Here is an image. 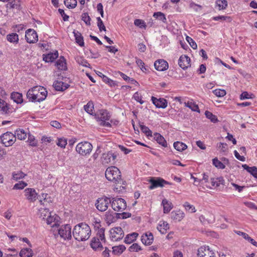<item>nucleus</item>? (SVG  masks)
Returning a JSON list of instances; mask_svg holds the SVG:
<instances>
[{
	"instance_id": "41",
	"label": "nucleus",
	"mask_w": 257,
	"mask_h": 257,
	"mask_svg": "<svg viewBox=\"0 0 257 257\" xmlns=\"http://www.w3.org/2000/svg\"><path fill=\"white\" fill-rule=\"evenodd\" d=\"M153 17L156 19H158L162 21L164 23H167L166 18L164 14H163L162 12H159L154 13L153 14Z\"/></svg>"
},
{
	"instance_id": "23",
	"label": "nucleus",
	"mask_w": 257,
	"mask_h": 257,
	"mask_svg": "<svg viewBox=\"0 0 257 257\" xmlns=\"http://www.w3.org/2000/svg\"><path fill=\"white\" fill-rule=\"evenodd\" d=\"M58 57V52L56 51L54 53H50L47 55H43V60L46 62H52Z\"/></svg>"
},
{
	"instance_id": "21",
	"label": "nucleus",
	"mask_w": 257,
	"mask_h": 257,
	"mask_svg": "<svg viewBox=\"0 0 257 257\" xmlns=\"http://www.w3.org/2000/svg\"><path fill=\"white\" fill-rule=\"evenodd\" d=\"M53 86L56 90L63 91L69 87V85L62 81L56 80L54 82Z\"/></svg>"
},
{
	"instance_id": "64",
	"label": "nucleus",
	"mask_w": 257,
	"mask_h": 257,
	"mask_svg": "<svg viewBox=\"0 0 257 257\" xmlns=\"http://www.w3.org/2000/svg\"><path fill=\"white\" fill-rule=\"evenodd\" d=\"M40 211L41 216H43V219H45L46 217L47 218L48 215L50 214L48 209H41L40 210Z\"/></svg>"
},
{
	"instance_id": "10",
	"label": "nucleus",
	"mask_w": 257,
	"mask_h": 257,
	"mask_svg": "<svg viewBox=\"0 0 257 257\" xmlns=\"http://www.w3.org/2000/svg\"><path fill=\"white\" fill-rule=\"evenodd\" d=\"M58 234L64 240L71 238V227L70 225L66 224L61 226L58 230Z\"/></svg>"
},
{
	"instance_id": "52",
	"label": "nucleus",
	"mask_w": 257,
	"mask_h": 257,
	"mask_svg": "<svg viewBox=\"0 0 257 257\" xmlns=\"http://www.w3.org/2000/svg\"><path fill=\"white\" fill-rule=\"evenodd\" d=\"M134 24L140 28L146 29L147 27L144 21L141 19H136L134 21Z\"/></svg>"
},
{
	"instance_id": "5",
	"label": "nucleus",
	"mask_w": 257,
	"mask_h": 257,
	"mask_svg": "<svg viewBox=\"0 0 257 257\" xmlns=\"http://www.w3.org/2000/svg\"><path fill=\"white\" fill-rule=\"evenodd\" d=\"M92 149V145L88 142L79 143L76 147L77 152L82 156L89 154Z\"/></svg>"
},
{
	"instance_id": "1",
	"label": "nucleus",
	"mask_w": 257,
	"mask_h": 257,
	"mask_svg": "<svg viewBox=\"0 0 257 257\" xmlns=\"http://www.w3.org/2000/svg\"><path fill=\"white\" fill-rule=\"evenodd\" d=\"M91 234V230L90 226L84 222L76 225L73 230V235L74 238L79 241L88 239Z\"/></svg>"
},
{
	"instance_id": "32",
	"label": "nucleus",
	"mask_w": 257,
	"mask_h": 257,
	"mask_svg": "<svg viewBox=\"0 0 257 257\" xmlns=\"http://www.w3.org/2000/svg\"><path fill=\"white\" fill-rule=\"evenodd\" d=\"M125 247L124 245H119L118 246H114L112 247V253L115 255L121 254L125 249Z\"/></svg>"
},
{
	"instance_id": "59",
	"label": "nucleus",
	"mask_w": 257,
	"mask_h": 257,
	"mask_svg": "<svg viewBox=\"0 0 257 257\" xmlns=\"http://www.w3.org/2000/svg\"><path fill=\"white\" fill-rule=\"evenodd\" d=\"M133 98L138 102H140V104L144 103V101L142 100V96L138 92H136L133 95Z\"/></svg>"
},
{
	"instance_id": "43",
	"label": "nucleus",
	"mask_w": 257,
	"mask_h": 257,
	"mask_svg": "<svg viewBox=\"0 0 257 257\" xmlns=\"http://www.w3.org/2000/svg\"><path fill=\"white\" fill-rule=\"evenodd\" d=\"M185 106L190 108L192 111L198 112H200L198 106L193 102H188L187 103H185Z\"/></svg>"
},
{
	"instance_id": "51",
	"label": "nucleus",
	"mask_w": 257,
	"mask_h": 257,
	"mask_svg": "<svg viewBox=\"0 0 257 257\" xmlns=\"http://www.w3.org/2000/svg\"><path fill=\"white\" fill-rule=\"evenodd\" d=\"M25 175H26L23 172L21 171H18L13 173V178L14 180H18V179L24 178Z\"/></svg>"
},
{
	"instance_id": "17",
	"label": "nucleus",
	"mask_w": 257,
	"mask_h": 257,
	"mask_svg": "<svg viewBox=\"0 0 257 257\" xmlns=\"http://www.w3.org/2000/svg\"><path fill=\"white\" fill-rule=\"evenodd\" d=\"M154 66L158 71H163L168 68V64L166 61L159 59L155 62Z\"/></svg>"
},
{
	"instance_id": "26",
	"label": "nucleus",
	"mask_w": 257,
	"mask_h": 257,
	"mask_svg": "<svg viewBox=\"0 0 257 257\" xmlns=\"http://www.w3.org/2000/svg\"><path fill=\"white\" fill-rule=\"evenodd\" d=\"M162 204L163 205V211L164 213H169L173 208L172 203L168 201L166 199H164L162 200Z\"/></svg>"
},
{
	"instance_id": "33",
	"label": "nucleus",
	"mask_w": 257,
	"mask_h": 257,
	"mask_svg": "<svg viewBox=\"0 0 257 257\" xmlns=\"http://www.w3.org/2000/svg\"><path fill=\"white\" fill-rule=\"evenodd\" d=\"M14 135H16V138L20 140H25L27 137V134L23 129L17 130Z\"/></svg>"
},
{
	"instance_id": "49",
	"label": "nucleus",
	"mask_w": 257,
	"mask_h": 257,
	"mask_svg": "<svg viewBox=\"0 0 257 257\" xmlns=\"http://www.w3.org/2000/svg\"><path fill=\"white\" fill-rule=\"evenodd\" d=\"M183 206L187 211H189L191 213H194L196 211L195 207L193 205H191L188 202H185Z\"/></svg>"
},
{
	"instance_id": "55",
	"label": "nucleus",
	"mask_w": 257,
	"mask_h": 257,
	"mask_svg": "<svg viewBox=\"0 0 257 257\" xmlns=\"http://www.w3.org/2000/svg\"><path fill=\"white\" fill-rule=\"evenodd\" d=\"M213 93L217 97H223L226 94V91L224 89H216L213 91Z\"/></svg>"
},
{
	"instance_id": "60",
	"label": "nucleus",
	"mask_w": 257,
	"mask_h": 257,
	"mask_svg": "<svg viewBox=\"0 0 257 257\" xmlns=\"http://www.w3.org/2000/svg\"><path fill=\"white\" fill-rule=\"evenodd\" d=\"M57 145L62 148H64L67 145V140L64 138L59 139Z\"/></svg>"
},
{
	"instance_id": "27",
	"label": "nucleus",
	"mask_w": 257,
	"mask_h": 257,
	"mask_svg": "<svg viewBox=\"0 0 257 257\" xmlns=\"http://www.w3.org/2000/svg\"><path fill=\"white\" fill-rule=\"evenodd\" d=\"M139 234L137 232H133L127 234L124 238V242L126 244H130L136 240Z\"/></svg>"
},
{
	"instance_id": "15",
	"label": "nucleus",
	"mask_w": 257,
	"mask_h": 257,
	"mask_svg": "<svg viewBox=\"0 0 257 257\" xmlns=\"http://www.w3.org/2000/svg\"><path fill=\"white\" fill-rule=\"evenodd\" d=\"M116 158V155L111 152L103 153L101 158L103 164H108L114 161Z\"/></svg>"
},
{
	"instance_id": "37",
	"label": "nucleus",
	"mask_w": 257,
	"mask_h": 257,
	"mask_svg": "<svg viewBox=\"0 0 257 257\" xmlns=\"http://www.w3.org/2000/svg\"><path fill=\"white\" fill-rule=\"evenodd\" d=\"M174 148L180 152L183 151L187 148V146L180 142H176L173 144Z\"/></svg>"
},
{
	"instance_id": "46",
	"label": "nucleus",
	"mask_w": 257,
	"mask_h": 257,
	"mask_svg": "<svg viewBox=\"0 0 257 257\" xmlns=\"http://www.w3.org/2000/svg\"><path fill=\"white\" fill-rule=\"evenodd\" d=\"M20 6L19 2L17 0H14L7 4V9H18Z\"/></svg>"
},
{
	"instance_id": "61",
	"label": "nucleus",
	"mask_w": 257,
	"mask_h": 257,
	"mask_svg": "<svg viewBox=\"0 0 257 257\" xmlns=\"http://www.w3.org/2000/svg\"><path fill=\"white\" fill-rule=\"evenodd\" d=\"M93 224L94 225V227L95 229H100V228H103V227H101V225L100 224V221L99 219H97L96 218H94V221H93Z\"/></svg>"
},
{
	"instance_id": "50",
	"label": "nucleus",
	"mask_w": 257,
	"mask_h": 257,
	"mask_svg": "<svg viewBox=\"0 0 257 257\" xmlns=\"http://www.w3.org/2000/svg\"><path fill=\"white\" fill-rule=\"evenodd\" d=\"M142 249L141 247L137 243H133L128 248V250L131 252H138Z\"/></svg>"
},
{
	"instance_id": "31",
	"label": "nucleus",
	"mask_w": 257,
	"mask_h": 257,
	"mask_svg": "<svg viewBox=\"0 0 257 257\" xmlns=\"http://www.w3.org/2000/svg\"><path fill=\"white\" fill-rule=\"evenodd\" d=\"M0 111L4 114H8L11 111L8 107L7 103L3 100L0 98Z\"/></svg>"
},
{
	"instance_id": "53",
	"label": "nucleus",
	"mask_w": 257,
	"mask_h": 257,
	"mask_svg": "<svg viewBox=\"0 0 257 257\" xmlns=\"http://www.w3.org/2000/svg\"><path fill=\"white\" fill-rule=\"evenodd\" d=\"M26 186H27V183L24 181H20L18 183H16L13 189L16 190H20L24 189Z\"/></svg>"
},
{
	"instance_id": "7",
	"label": "nucleus",
	"mask_w": 257,
	"mask_h": 257,
	"mask_svg": "<svg viewBox=\"0 0 257 257\" xmlns=\"http://www.w3.org/2000/svg\"><path fill=\"white\" fill-rule=\"evenodd\" d=\"M111 203L112 209L117 212H121L126 207V203L125 200L121 198H113Z\"/></svg>"
},
{
	"instance_id": "4",
	"label": "nucleus",
	"mask_w": 257,
	"mask_h": 257,
	"mask_svg": "<svg viewBox=\"0 0 257 257\" xmlns=\"http://www.w3.org/2000/svg\"><path fill=\"white\" fill-rule=\"evenodd\" d=\"M40 89L38 86L29 89L27 93V98L32 102H41L45 99V97H40L39 94Z\"/></svg>"
},
{
	"instance_id": "25",
	"label": "nucleus",
	"mask_w": 257,
	"mask_h": 257,
	"mask_svg": "<svg viewBox=\"0 0 257 257\" xmlns=\"http://www.w3.org/2000/svg\"><path fill=\"white\" fill-rule=\"evenodd\" d=\"M154 139L157 142L158 144L162 145L164 147H167V143L164 138L159 133H156L154 134Z\"/></svg>"
},
{
	"instance_id": "9",
	"label": "nucleus",
	"mask_w": 257,
	"mask_h": 257,
	"mask_svg": "<svg viewBox=\"0 0 257 257\" xmlns=\"http://www.w3.org/2000/svg\"><path fill=\"white\" fill-rule=\"evenodd\" d=\"M110 203L111 200L109 198L106 197L99 198L96 200L95 206L99 211L103 212L107 210Z\"/></svg>"
},
{
	"instance_id": "40",
	"label": "nucleus",
	"mask_w": 257,
	"mask_h": 257,
	"mask_svg": "<svg viewBox=\"0 0 257 257\" xmlns=\"http://www.w3.org/2000/svg\"><path fill=\"white\" fill-rule=\"evenodd\" d=\"M216 5L219 10H224L227 6V2L226 0H217Z\"/></svg>"
},
{
	"instance_id": "56",
	"label": "nucleus",
	"mask_w": 257,
	"mask_h": 257,
	"mask_svg": "<svg viewBox=\"0 0 257 257\" xmlns=\"http://www.w3.org/2000/svg\"><path fill=\"white\" fill-rule=\"evenodd\" d=\"M97 26L99 28V31L100 32L102 31H106L105 27L100 17L97 18Z\"/></svg>"
},
{
	"instance_id": "30",
	"label": "nucleus",
	"mask_w": 257,
	"mask_h": 257,
	"mask_svg": "<svg viewBox=\"0 0 257 257\" xmlns=\"http://www.w3.org/2000/svg\"><path fill=\"white\" fill-rule=\"evenodd\" d=\"M11 97L17 103L23 102V96L21 93L14 92L12 93Z\"/></svg>"
},
{
	"instance_id": "6",
	"label": "nucleus",
	"mask_w": 257,
	"mask_h": 257,
	"mask_svg": "<svg viewBox=\"0 0 257 257\" xmlns=\"http://www.w3.org/2000/svg\"><path fill=\"white\" fill-rule=\"evenodd\" d=\"M1 140L5 147H10L16 142V135H14L12 133L7 132L1 136Z\"/></svg>"
},
{
	"instance_id": "28",
	"label": "nucleus",
	"mask_w": 257,
	"mask_h": 257,
	"mask_svg": "<svg viewBox=\"0 0 257 257\" xmlns=\"http://www.w3.org/2000/svg\"><path fill=\"white\" fill-rule=\"evenodd\" d=\"M73 34L74 35V37L75 38L76 42L80 46H84V43L83 40V37H82L81 34L77 31L74 30L73 31Z\"/></svg>"
},
{
	"instance_id": "58",
	"label": "nucleus",
	"mask_w": 257,
	"mask_h": 257,
	"mask_svg": "<svg viewBox=\"0 0 257 257\" xmlns=\"http://www.w3.org/2000/svg\"><path fill=\"white\" fill-rule=\"evenodd\" d=\"M187 41L189 43L190 46L193 49H196L197 48V45L196 42L190 37L187 36L186 38Z\"/></svg>"
},
{
	"instance_id": "20",
	"label": "nucleus",
	"mask_w": 257,
	"mask_h": 257,
	"mask_svg": "<svg viewBox=\"0 0 257 257\" xmlns=\"http://www.w3.org/2000/svg\"><path fill=\"white\" fill-rule=\"evenodd\" d=\"M154 237L153 234L151 232H147L141 236V241L145 245L151 244L153 241Z\"/></svg>"
},
{
	"instance_id": "57",
	"label": "nucleus",
	"mask_w": 257,
	"mask_h": 257,
	"mask_svg": "<svg viewBox=\"0 0 257 257\" xmlns=\"http://www.w3.org/2000/svg\"><path fill=\"white\" fill-rule=\"evenodd\" d=\"M28 142L30 145L31 146L35 147L37 145V141L36 140L35 137L30 134L28 135Z\"/></svg>"
},
{
	"instance_id": "38",
	"label": "nucleus",
	"mask_w": 257,
	"mask_h": 257,
	"mask_svg": "<svg viewBox=\"0 0 257 257\" xmlns=\"http://www.w3.org/2000/svg\"><path fill=\"white\" fill-rule=\"evenodd\" d=\"M76 62L78 64L80 65H82L84 67L90 68V64L87 62L86 60L84 59L83 57L80 56H77L75 58Z\"/></svg>"
},
{
	"instance_id": "45",
	"label": "nucleus",
	"mask_w": 257,
	"mask_h": 257,
	"mask_svg": "<svg viewBox=\"0 0 257 257\" xmlns=\"http://www.w3.org/2000/svg\"><path fill=\"white\" fill-rule=\"evenodd\" d=\"M206 117L209 119L213 122H216L218 121L217 116L214 115L212 112L209 111H206L205 112Z\"/></svg>"
},
{
	"instance_id": "42",
	"label": "nucleus",
	"mask_w": 257,
	"mask_h": 257,
	"mask_svg": "<svg viewBox=\"0 0 257 257\" xmlns=\"http://www.w3.org/2000/svg\"><path fill=\"white\" fill-rule=\"evenodd\" d=\"M65 5L69 9H74L77 6L76 0H65Z\"/></svg>"
},
{
	"instance_id": "22",
	"label": "nucleus",
	"mask_w": 257,
	"mask_h": 257,
	"mask_svg": "<svg viewBox=\"0 0 257 257\" xmlns=\"http://www.w3.org/2000/svg\"><path fill=\"white\" fill-rule=\"evenodd\" d=\"M55 66L59 70H66L67 68L65 58L63 56H60V58L56 62Z\"/></svg>"
},
{
	"instance_id": "47",
	"label": "nucleus",
	"mask_w": 257,
	"mask_h": 257,
	"mask_svg": "<svg viewBox=\"0 0 257 257\" xmlns=\"http://www.w3.org/2000/svg\"><path fill=\"white\" fill-rule=\"evenodd\" d=\"M93 103L92 101H89L87 104L84 106V110L89 114H91L93 109Z\"/></svg>"
},
{
	"instance_id": "18",
	"label": "nucleus",
	"mask_w": 257,
	"mask_h": 257,
	"mask_svg": "<svg viewBox=\"0 0 257 257\" xmlns=\"http://www.w3.org/2000/svg\"><path fill=\"white\" fill-rule=\"evenodd\" d=\"M25 195L27 199L30 202H34L36 200L37 193L34 189L28 188L25 190Z\"/></svg>"
},
{
	"instance_id": "19",
	"label": "nucleus",
	"mask_w": 257,
	"mask_h": 257,
	"mask_svg": "<svg viewBox=\"0 0 257 257\" xmlns=\"http://www.w3.org/2000/svg\"><path fill=\"white\" fill-rule=\"evenodd\" d=\"M151 99L153 104L158 108H165L167 106V101L165 98L157 99L152 96Z\"/></svg>"
},
{
	"instance_id": "35",
	"label": "nucleus",
	"mask_w": 257,
	"mask_h": 257,
	"mask_svg": "<svg viewBox=\"0 0 257 257\" xmlns=\"http://www.w3.org/2000/svg\"><path fill=\"white\" fill-rule=\"evenodd\" d=\"M33 251L30 248H24L22 249L20 252V256L21 257H32Z\"/></svg>"
},
{
	"instance_id": "2",
	"label": "nucleus",
	"mask_w": 257,
	"mask_h": 257,
	"mask_svg": "<svg viewBox=\"0 0 257 257\" xmlns=\"http://www.w3.org/2000/svg\"><path fill=\"white\" fill-rule=\"evenodd\" d=\"M105 176L108 181L113 182L115 184L121 183V173L116 167H108L105 171Z\"/></svg>"
},
{
	"instance_id": "14",
	"label": "nucleus",
	"mask_w": 257,
	"mask_h": 257,
	"mask_svg": "<svg viewBox=\"0 0 257 257\" xmlns=\"http://www.w3.org/2000/svg\"><path fill=\"white\" fill-rule=\"evenodd\" d=\"M198 257H214V252L208 246H201L198 250Z\"/></svg>"
},
{
	"instance_id": "48",
	"label": "nucleus",
	"mask_w": 257,
	"mask_h": 257,
	"mask_svg": "<svg viewBox=\"0 0 257 257\" xmlns=\"http://www.w3.org/2000/svg\"><path fill=\"white\" fill-rule=\"evenodd\" d=\"M212 163L216 168L218 169H223L225 168V166L217 158H214L212 160Z\"/></svg>"
},
{
	"instance_id": "16",
	"label": "nucleus",
	"mask_w": 257,
	"mask_h": 257,
	"mask_svg": "<svg viewBox=\"0 0 257 257\" xmlns=\"http://www.w3.org/2000/svg\"><path fill=\"white\" fill-rule=\"evenodd\" d=\"M178 64L181 68L185 70L191 66L190 58L186 55H182L179 58Z\"/></svg>"
},
{
	"instance_id": "12",
	"label": "nucleus",
	"mask_w": 257,
	"mask_h": 257,
	"mask_svg": "<svg viewBox=\"0 0 257 257\" xmlns=\"http://www.w3.org/2000/svg\"><path fill=\"white\" fill-rule=\"evenodd\" d=\"M149 182L151 184V185L149 187L150 190L154 189V188H157L159 187H162L164 186L165 185L171 184V183H170V182H169L160 177H158V178L152 177L149 180Z\"/></svg>"
},
{
	"instance_id": "8",
	"label": "nucleus",
	"mask_w": 257,
	"mask_h": 257,
	"mask_svg": "<svg viewBox=\"0 0 257 257\" xmlns=\"http://www.w3.org/2000/svg\"><path fill=\"white\" fill-rule=\"evenodd\" d=\"M124 236V232L120 227L112 228L110 230V238L112 241H118Z\"/></svg>"
},
{
	"instance_id": "62",
	"label": "nucleus",
	"mask_w": 257,
	"mask_h": 257,
	"mask_svg": "<svg viewBox=\"0 0 257 257\" xmlns=\"http://www.w3.org/2000/svg\"><path fill=\"white\" fill-rule=\"evenodd\" d=\"M217 147L223 152L227 150V145L226 143H219L217 144Z\"/></svg>"
},
{
	"instance_id": "34",
	"label": "nucleus",
	"mask_w": 257,
	"mask_h": 257,
	"mask_svg": "<svg viewBox=\"0 0 257 257\" xmlns=\"http://www.w3.org/2000/svg\"><path fill=\"white\" fill-rule=\"evenodd\" d=\"M7 39L11 43L17 44L19 42V36L16 33H11L7 35Z\"/></svg>"
},
{
	"instance_id": "63",
	"label": "nucleus",
	"mask_w": 257,
	"mask_h": 257,
	"mask_svg": "<svg viewBox=\"0 0 257 257\" xmlns=\"http://www.w3.org/2000/svg\"><path fill=\"white\" fill-rule=\"evenodd\" d=\"M58 12L59 14L61 15L62 17L63 18V20L64 21H68L69 19V16H67L66 14H65L64 11L63 10L59 9Z\"/></svg>"
},
{
	"instance_id": "36",
	"label": "nucleus",
	"mask_w": 257,
	"mask_h": 257,
	"mask_svg": "<svg viewBox=\"0 0 257 257\" xmlns=\"http://www.w3.org/2000/svg\"><path fill=\"white\" fill-rule=\"evenodd\" d=\"M169 228V224L166 221H163L162 224H160L157 227L158 230L162 234L166 233L167 229H168Z\"/></svg>"
},
{
	"instance_id": "13",
	"label": "nucleus",
	"mask_w": 257,
	"mask_h": 257,
	"mask_svg": "<svg viewBox=\"0 0 257 257\" xmlns=\"http://www.w3.org/2000/svg\"><path fill=\"white\" fill-rule=\"evenodd\" d=\"M25 38L29 43H35L38 40V36L36 32L32 29H29L26 32Z\"/></svg>"
},
{
	"instance_id": "11",
	"label": "nucleus",
	"mask_w": 257,
	"mask_h": 257,
	"mask_svg": "<svg viewBox=\"0 0 257 257\" xmlns=\"http://www.w3.org/2000/svg\"><path fill=\"white\" fill-rule=\"evenodd\" d=\"M100 116H98V121H100V125L106 127H111V125L109 121L110 118L109 113L106 110H102L100 112Z\"/></svg>"
},
{
	"instance_id": "39",
	"label": "nucleus",
	"mask_w": 257,
	"mask_h": 257,
	"mask_svg": "<svg viewBox=\"0 0 257 257\" xmlns=\"http://www.w3.org/2000/svg\"><path fill=\"white\" fill-rule=\"evenodd\" d=\"M105 220L108 224L113 222L115 221V218L113 212H106L105 215Z\"/></svg>"
},
{
	"instance_id": "54",
	"label": "nucleus",
	"mask_w": 257,
	"mask_h": 257,
	"mask_svg": "<svg viewBox=\"0 0 257 257\" xmlns=\"http://www.w3.org/2000/svg\"><path fill=\"white\" fill-rule=\"evenodd\" d=\"M141 131L146 134L147 136H152V132L149 129V128L144 125H140Z\"/></svg>"
},
{
	"instance_id": "44",
	"label": "nucleus",
	"mask_w": 257,
	"mask_h": 257,
	"mask_svg": "<svg viewBox=\"0 0 257 257\" xmlns=\"http://www.w3.org/2000/svg\"><path fill=\"white\" fill-rule=\"evenodd\" d=\"M81 20L87 26L91 25V18L87 13H84L81 15Z\"/></svg>"
},
{
	"instance_id": "29",
	"label": "nucleus",
	"mask_w": 257,
	"mask_h": 257,
	"mask_svg": "<svg viewBox=\"0 0 257 257\" xmlns=\"http://www.w3.org/2000/svg\"><path fill=\"white\" fill-rule=\"evenodd\" d=\"M242 168L250 173L254 177L257 178V167L253 166L250 167L246 164L242 165Z\"/></svg>"
},
{
	"instance_id": "24",
	"label": "nucleus",
	"mask_w": 257,
	"mask_h": 257,
	"mask_svg": "<svg viewBox=\"0 0 257 257\" xmlns=\"http://www.w3.org/2000/svg\"><path fill=\"white\" fill-rule=\"evenodd\" d=\"M171 218L177 221H180L184 217V213L182 211L176 210L171 212Z\"/></svg>"
},
{
	"instance_id": "3",
	"label": "nucleus",
	"mask_w": 257,
	"mask_h": 257,
	"mask_svg": "<svg viewBox=\"0 0 257 257\" xmlns=\"http://www.w3.org/2000/svg\"><path fill=\"white\" fill-rule=\"evenodd\" d=\"M104 231V228H100L97 231L96 236L91 239L90 246L94 250H101L103 249L100 241L104 242L106 241Z\"/></svg>"
}]
</instances>
